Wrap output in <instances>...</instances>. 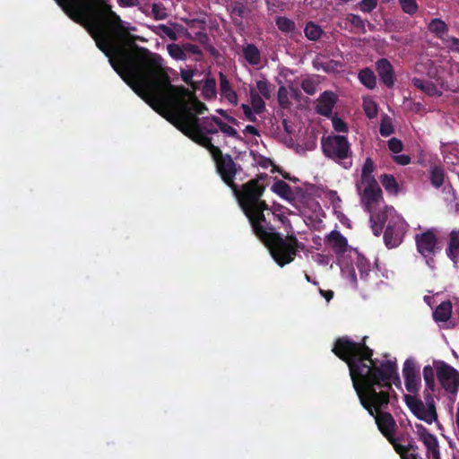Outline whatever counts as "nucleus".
Instances as JSON below:
<instances>
[{
	"instance_id": "50",
	"label": "nucleus",
	"mask_w": 459,
	"mask_h": 459,
	"mask_svg": "<svg viewBox=\"0 0 459 459\" xmlns=\"http://www.w3.org/2000/svg\"><path fill=\"white\" fill-rule=\"evenodd\" d=\"M377 5V0H361L359 8L363 13H371Z\"/></svg>"
},
{
	"instance_id": "34",
	"label": "nucleus",
	"mask_w": 459,
	"mask_h": 459,
	"mask_svg": "<svg viewBox=\"0 0 459 459\" xmlns=\"http://www.w3.org/2000/svg\"><path fill=\"white\" fill-rule=\"evenodd\" d=\"M272 191L284 199H290L292 195V190L290 185L283 180H276L272 186Z\"/></svg>"
},
{
	"instance_id": "44",
	"label": "nucleus",
	"mask_w": 459,
	"mask_h": 459,
	"mask_svg": "<svg viewBox=\"0 0 459 459\" xmlns=\"http://www.w3.org/2000/svg\"><path fill=\"white\" fill-rule=\"evenodd\" d=\"M251 104L256 114H261L265 109V103L258 93L251 92Z\"/></svg>"
},
{
	"instance_id": "19",
	"label": "nucleus",
	"mask_w": 459,
	"mask_h": 459,
	"mask_svg": "<svg viewBox=\"0 0 459 459\" xmlns=\"http://www.w3.org/2000/svg\"><path fill=\"white\" fill-rule=\"evenodd\" d=\"M186 136L197 144L208 150L212 157L214 154L219 153V151L221 150L219 147L212 144L211 137H209L204 132H201L199 129L187 134Z\"/></svg>"
},
{
	"instance_id": "41",
	"label": "nucleus",
	"mask_w": 459,
	"mask_h": 459,
	"mask_svg": "<svg viewBox=\"0 0 459 459\" xmlns=\"http://www.w3.org/2000/svg\"><path fill=\"white\" fill-rule=\"evenodd\" d=\"M203 94L205 99H212L216 96V81L214 78H208L204 81Z\"/></svg>"
},
{
	"instance_id": "35",
	"label": "nucleus",
	"mask_w": 459,
	"mask_h": 459,
	"mask_svg": "<svg viewBox=\"0 0 459 459\" xmlns=\"http://www.w3.org/2000/svg\"><path fill=\"white\" fill-rule=\"evenodd\" d=\"M275 24L282 33H292L296 30V23L291 19L285 16H278L275 19Z\"/></svg>"
},
{
	"instance_id": "57",
	"label": "nucleus",
	"mask_w": 459,
	"mask_h": 459,
	"mask_svg": "<svg viewBox=\"0 0 459 459\" xmlns=\"http://www.w3.org/2000/svg\"><path fill=\"white\" fill-rule=\"evenodd\" d=\"M393 160L395 163H397L399 165H403V166H405V165H408L411 163V157L406 154L394 155L393 157Z\"/></svg>"
},
{
	"instance_id": "62",
	"label": "nucleus",
	"mask_w": 459,
	"mask_h": 459,
	"mask_svg": "<svg viewBox=\"0 0 459 459\" xmlns=\"http://www.w3.org/2000/svg\"><path fill=\"white\" fill-rule=\"evenodd\" d=\"M357 267H358L359 271L360 272L361 277H363L364 275L368 276V272H369L368 264L364 263L362 260H359L357 264Z\"/></svg>"
},
{
	"instance_id": "29",
	"label": "nucleus",
	"mask_w": 459,
	"mask_h": 459,
	"mask_svg": "<svg viewBox=\"0 0 459 459\" xmlns=\"http://www.w3.org/2000/svg\"><path fill=\"white\" fill-rule=\"evenodd\" d=\"M380 182L385 191L390 195H397L399 193V185L395 178L391 174H383L380 176Z\"/></svg>"
},
{
	"instance_id": "45",
	"label": "nucleus",
	"mask_w": 459,
	"mask_h": 459,
	"mask_svg": "<svg viewBox=\"0 0 459 459\" xmlns=\"http://www.w3.org/2000/svg\"><path fill=\"white\" fill-rule=\"evenodd\" d=\"M318 82L311 77L305 78L301 82V89L307 94V95H314L316 92V87Z\"/></svg>"
},
{
	"instance_id": "31",
	"label": "nucleus",
	"mask_w": 459,
	"mask_h": 459,
	"mask_svg": "<svg viewBox=\"0 0 459 459\" xmlns=\"http://www.w3.org/2000/svg\"><path fill=\"white\" fill-rule=\"evenodd\" d=\"M245 4L241 2H235L230 7V14L232 16V22L237 27L243 25V18L245 14Z\"/></svg>"
},
{
	"instance_id": "54",
	"label": "nucleus",
	"mask_w": 459,
	"mask_h": 459,
	"mask_svg": "<svg viewBox=\"0 0 459 459\" xmlns=\"http://www.w3.org/2000/svg\"><path fill=\"white\" fill-rule=\"evenodd\" d=\"M278 102L281 107H287L289 104L288 91L284 86H281L278 90Z\"/></svg>"
},
{
	"instance_id": "37",
	"label": "nucleus",
	"mask_w": 459,
	"mask_h": 459,
	"mask_svg": "<svg viewBox=\"0 0 459 459\" xmlns=\"http://www.w3.org/2000/svg\"><path fill=\"white\" fill-rule=\"evenodd\" d=\"M345 20L359 32L366 33V21L363 20L359 15L354 13H348L346 15Z\"/></svg>"
},
{
	"instance_id": "43",
	"label": "nucleus",
	"mask_w": 459,
	"mask_h": 459,
	"mask_svg": "<svg viewBox=\"0 0 459 459\" xmlns=\"http://www.w3.org/2000/svg\"><path fill=\"white\" fill-rule=\"evenodd\" d=\"M168 52L171 57L177 60H185L186 58V51L184 47L181 48L178 44L168 45Z\"/></svg>"
},
{
	"instance_id": "47",
	"label": "nucleus",
	"mask_w": 459,
	"mask_h": 459,
	"mask_svg": "<svg viewBox=\"0 0 459 459\" xmlns=\"http://www.w3.org/2000/svg\"><path fill=\"white\" fill-rule=\"evenodd\" d=\"M194 72L192 70H182L181 71V78L182 80L189 86L192 87L194 91L199 89V85L197 82L193 81Z\"/></svg>"
},
{
	"instance_id": "22",
	"label": "nucleus",
	"mask_w": 459,
	"mask_h": 459,
	"mask_svg": "<svg viewBox=\"0 0 459 459\" xmlns=\"http://www.w3.org/2000/svg\"><path fill=\"white\" fill-rule=\"evenodd\" d=\"M446 173L441 164H434L430 166L429 178L430 184L435 188H440L445 183Z\"/></svg>"
},
{
	"instance_id": "10",
	"label": "nucleus",
	"mask_w": 459,
	"mask_h": 459,
	"mask_svg": "<svg viewBox=\"0 0 459 459\" xmlns=\"http://www.w3.org/2000/svg\"><path fill=\"white\" fill-rule=\"evenodd\" d=\"M356 190L360 197V203L367 212L371 213L373 206L383 201V192L377 181L356 184Z\"/></svg>"
},
{
	"instance_id": "51",
	"label": "nucleus",
	"mask_w": 459,
	"mask_h": 459,
	"mask_svg": "<svg viewBox=\"0 0 459 459\" xmlns=\"http://www.w3.org/2000/svg\"><path fill=\"white\" fill-rule=\"evenodd\" d=\"M387 145L388 149L394 153H399L403 149V142L396 137H393L390 140H388Z\"/></svg>"
},
{
	"instance_id": "63",
	"label": "nucleus",
	"mask_w": 459,
	"mask_h": 459,
	"mask_svg": "<svg viewBox=\"0 0 459 459\" xmlns=\"http://www.w3.org/2000/svg\"><path fill=\"white\" fill-rule=\"evenodd\" d=\"M434 391H430L429 389H427V387L425 388L424 390V393H423V395H424V399H425V404L426 405H429V404H435V402H434V399H433V396H432V393Z\"/></svg>"
},
{
	"instance_id": "17",
	"label": "nucleus",
	"mask_w": 459,
	"mask_h": 459,
	"mask_svg": "<svg viewBox=\"0 0 459 459\" xmlns=\"http://www.w3.org/2000/svg\"><path fill=\"white\" fill-rule=\"evenodd\" d=\"M376 70L381 82L388 89H392L395 82V74L391 62L386 58H380L376 62Z\"/></svg>"
},
{
	"instance_id": "61",
	"label": "nucleus",
	"mask_w": 459,
	"mask_h": 459,
	"mask_svg": "<svg viewBox=\"0 0 459 459\" xmlns=\"http://www.w3.org/2000/svg\"><path fill=\"white\" fill-rule=\"evenodd\" d=\"M446 41L447 43H450V48L453 51H456V52H459V39L455 38V37H448Z\"/></svg>"
},
{
	"instance_id": "64",
	"label": "nucleus",
	"mask_w": 459,
	"mask_h": 459,
	"mask_svg": "<svg viewBox=\"0 0 459 459\" xmlns=\"http://www.w3.org/2000/svg\"><path fill=\"white\" fill-rule=\"evenodd\" d=\"M195 39L203 45H205L209 41V37L205 32L199 31L195 33Z\"/></svg>"
},
{
	"instance_id": "60",
	"label": "nucleus",
	"mask_w": 459,
	"mask_h": 459,
	"mask_svg": "<svg viewBox=\"0 0 459 459\" xmlns=\"http://www.w3.org/2000/svg\"><path fill=\"white\" fill-rule=\"evenodd\" d=\"M339 63L337 61L330 60L327 63L322 65V68L325 72L329 73L336 69Z\"/></svg>"
},
{
	"instance_id": "53",
	"label": "nucleus",
	"mask_w": 459,
	"mask_h": 459,
	"mask_svg": "<svg viewBox=\"0 0 459 459\" xmlns=\"http://www.w3.org/2000/svg\"><path fill=\"white\" fill-rule=\"evenodd\" d=\"M371 229L373 234L377 237L380 236L384 228V219L379 218V221H377L373 215L370 216Z\"/></svg>"
},
{
	"instance_id": "16",
	"label": "nucleus",
	"mask_w": 459,
	"mask_h": 459,
	"mask_svg": "<svg viewBox=\"0 0 459 459\" xmlns=\"http://www.w3.org/2000/svg\"><path fill=\"white\" fill-rule=\"evenodd\" d=\"M415 241L417 250L421 255L428 257L434 255L437 238L433 230H428L421 234H417Z\"/></svg>"
},
{
	"instance_id": "49",
	"label": "nucleus",
	"mask_w": 459,
	"mask_h": 459,
	"mask_svg": "<svg viewBox=\"0 0 459 459\" xmlns=\"http://www.w3.org/2000/svg\"><path fill=\"white\" fill-rule=\"evenodd\" d=\"M363 108L368 118H374L377 115V106L373 100L364 101Z\"/></svg>"
},
{
	"instance_id": "42",
	"label": "nucleus",
	"mask_w": 459,
	"mask_h": 459,
	"mask_svg": "<svg viewBox=\"0 0 459 459\" xmlns=\"http://www.w3.org/2000/svg\"><path fill=\"white\" fill-rule=\"evenodd\" d=\"M399 4L403 12L409 15H414L419 10L416 0H399Z\"/></svg>"
},
{
	"instance_id": "24",
	"label": "nucleus",
	"mask_w": 459,
	"mask_h": 459,
	"mask_svg": "<svg viewBox=\"0 0 459 459\" xmlns=\"http://www.w3.org/2000/svg\"><path fill=\"white\" fill-rule=\"evenodd\" d=\"M446 255L454 263H457L459 259V230L451 231Z\"/></svg>"
},
{
	"instance_id": "18",
	"label": "nucleus",
	"mask_w": 459,
	"mask_h": 459,
	"mask_svg": "<svg viewBox=\"0 0 459 459\" xmlns=\"http://www.w3.org/2000/svg\"><path fill=\"white\" fill-rule=\"evenodd\" d=\"M338 97L334 92L331 91H324L317 99V105L316 107V113L321 116L329 117L332 115Z\"/></svg>"
},
{
	"instance_id": "5",
	"label": "nucleus",
	"mask_w": 459,
	"mask_h": 459,
	"mask_svg": "<svg viewBox=\"0 0 459 459\" xmlns=\"http://www.w3.org/2000/svg\"><path fill=\"white\" fill-rule=\"evenodd\" d=\"M87 9L79 24H83L87 19L91 20L94 29H113L117 33L124 36L126 27L118 14L112 11L111 5L105 4L103 0H85Z\"/></svg>"
},
{
	"instance_id": "36",
	"label": "nucleus",
	"mask_w": 459,
	"mask_h": 459,
	"mask_svg": "<svg viewBox=\"0 0 459 459\" xmlns=\"http://www.w3.org/2000/svg\"><path fill=\"white\" fill-rule=\"evenodd\" d=\"M392 445L394 446L395 452L401 456V458H403L410 453H414L419 450V446L414 441H410L407 445H400L394 441V444Z\"/></svg>"
},
{
	"instance_id": "30",
	"label": "nucleus",
	"mask_w": 459,
	"mask_h": 459,
	"mask_svg": "<svg viewBox=\"0 0 459 459\" xmlns=\"http://www.w3.org/2000/svg\"><path fill=\"white\" fill-rule=\"evenodd\" d=\"M428 29L430 32L434 33L437 38L441 39H443V36L448 31L446 23L438 18L432 19L428 25Z\"/></svg>"
},
{
	"instance_id": "25",
	"label": "nucleus",
	"mask_w": 459,
	"mask_h": 459,
	"mask_svg": "<svg viewBox=\"0 0 459 459\" xmlns=\"http://www.w3.org/2000/svg\"><path fill=\"white\" fill-rule=\"evenodd\" d=\"M243 56L251 65H258L261 63V53L255 44H247L243 48Z\"/></svg>"
},
{
	"instance_id": "26",
	"label": "nucleus",
	"mask_w": 459,
	"mask_h": 459,
	"mask_svg": "<svg viewBox=\"0 0 459 459\" xmlns=\"http://www.w3.org/2000/svg\"><path fill=\"white\" fill-rule=\"evenodd\" d=\"M374 170L375 163L370 157H368L362 166L360 180L357 184L377 182V179L373 175Z\"/></svg>"
},
{
	"instance_id": "4",
	"label": "nucleus",
	"mask_w": 459,
	"mask_h": 459,
	"mask_svg": "<svg viewBox=\"0 0 459 459\" xmlns=\"http://www.w3.org/2000/svg\"><path fill=\"white\" fill-rule=\"evenodd\" d=\"M163 94H168L180 108L170 120L179 131L187 135L199 129L202 119L189 109L186 101V97L191 91L184 86L172 85L162 65L137 95L152 105V101H160Z\"/></svg>"
},
{
	"instance_id": "27",
	"label": "nucleus",
	"mask_w": 459,
	"mask_h": 459,
	"mask_svg": "<svg viewBox=\"0 0 459 459\" xmlns=\"http://www.w3.org/2000/svg\"><path fill=\"white\" fill-rule=\"evenodd\" d=\"M359 82L368 89L373 90L377 86V77L370 68H364L359 72Z\"/></svg>"
},
{
	"instance_id": "52",
	"label": "nucleus",
	"mask_w": 459,
	"mask_h": 459,
	"mask_svg": "<svg viewBox=\"0 0 459 459\" xmlns=\"http://www.w3.org/2000/svg\"><path fill=\"white\" fill-rule=\"evenodd\" d=\"M333 127L336 132L346 133L348 131L347 124L340 117L332 118Z\"/></svg>"
},
{
	"instance_id": "58",
	"label": "nucleus",
	"mask_w": 459,
	"mask_h": 459,
	"mask_svg": "<svg viewBox=\"0 0 459 459\" xmlns=\"http://www.w3.org/2000/svg\"><path fill=\"white\" fill-rule=\"evenodd\" d=\"M184 48H185V51H186L188 53H191L193 55H195V56H202L203 55L202 50L196 45L187 43V44L184 45Z\"/></svg>"
},
{
	"instance_id": "48",
	"label": "nucleus",
	"mask_w": 459,
	"mask_h": 459,
	"mask_svg": "<svg viewBox=\"0 0 459 459\" xmlns=\"http://www.w3.org/2000/svg\"><path fill=\"white\" fill-rule=\"evenodd\" d=\"M256 88L263 97H264L267 100L271 98L270 85L265 79L257 81Z\"/></svg>"
},
{
	"instance_id": "15",
	"label": "nucleus",
	"mask_w": 459,
	"mask_h": 459,
	"mask_svg": "<svg viewBox=\"0 0 459 459\" xmlns=\"http://www.w3.org/2000/svg\"><path fill=\"white\" fill-rule=\"evenodd\" d=\"M403 374L406 390L411 394H416L420 385L416 363L412 359H407L403 363Z\"/></svg>"
},
{
	"instance_id": "39",
	"label": "nucleus",
	"mask_w": 459,
	"mask_h": 459,
	"mask_svg": "<svg viewBox=\"0 0 459 459\" xmlns=\"http://www.w3.org/2000/svg\"><path fill=\"white\" fill-rule=\"evenodd\" d=\"M186 98L190 100L189 109L195 115H202L207 110L206 105L201 102L192 91Z\"/></svg>"
},
{
	"instance_id": "2",
	"label": "nucleus",
	"mask_w": 459,
	"mask_h": 459,
	"mask_svg": "<svg viewBox=\"0 0 459 459\" xmlns=\"http://www.w3.org/2000/svg\"><path fill=\"white\" fill-rule=\"evenodd\" d=\"M100 35L96 39L98 48L108 57L113 69L121 78L138 94L152 75L162 65V57L146 48H141L142 53H131L124 43L131 39L128 29L124 36L117 33L113 29H95Z\"/></svg>"
},
{
	"instance_id": "28",
	"label": "nucleus",
	"mask_w": 459,
	"mask_h": 459,
	"mask_svg": "<svg viewBox=\"0 0 459 459\" xmlns=\"http://www.w3.org/2000/svg\"><path fill=\"white\" fill-rule=\"evenodd\" d=\"M215 119H219V117L215 116L203 117L199 125V130L207 135L217 134L218 126Z\"/></svg>"
},
{
	"instance_id": "55",
	"label": "nucleus",
	"mask_w": 459,
	"mask_h": 459,
	"mask_svg": "<svg viewBox=\"0 0 459 459\" xmlns=\"http://www.w3.org/2000/svg\"><path fill=\"white\" fill-rule=\"evenodd\" d=\"M241 108H242V110L244 112V115H245L246 118L249 122L255 123V122L257 121V118L255 116V111H254V109L249 105L242 104L241 105Z\"/></svg>"
},
{
	"instance_id": "12",
	"label": "nucleus",
	"mask_w": 459,
	"mask_h": 459,
	"mask_svg": "<svg viewBox=\"0 0 459 459\" xmlns=\"http://www.w3.org/2000/svg\"><path fill=\"white\" fill-rule=\"evenodd\" d=\"M406 404L411 411L420 420L428 424L437 421V413L435 404L426 405L420 399L416 396H405Z\"/></svg>"
},
{
	"instance_id": "21",
	"label": "nucleus",
	"mask_w": 459,
	"mask_h": 459,
	"mask_svg": "<svg viewBox=\"0 0 459 459\" xmlns=\"http://www.w3.org/2000/svg\"><path fill=\"white\" fill-rule=\"evenodd\" d=\"M220 91L221 94L231 104H238V95L236 91L232 89L230 81L227 76L223 73H220Z\"/></svg>"
},
{
	"instance_id": "59",
	"label": "nucleus",
	"mask_w": 459,
	"mask_h": 459,
	"mask_svg": "<svg viewBox=\"0 0 459 459\" xmlns=\"http://www.w3.org/2000/svg\"><path fill=\"white\" fill-rule=\"evenodd\" d=\"M379 133L382 136L387 137L394 133V128L391 125L382 123L380 125Z\"/></svg>"
},
{
	"instance_id": "38",
	"label": "nucleus",
	"mask_w": 459,
	"mask_h": 459,
	"mask_svg": "<svg viewBox=\"0 0 459 459\" xmlns=\"http://www.w3.org/2000/svg\"><path fill=\"white\" fill-rule=\"evenodd\" d=\"M215 120H216V125L218 126V131L220 130L223 134H225L228 136L232 137L238 141L243 140V138L238 134V131L234 127L229 126L228 124L223 122L220 117H219V119H215Z\"/></svg>"
},
{
	"instance_id": "13",
	"label": "nucleus",
	"mask_w": 459,
	"mask_h": 459,
	"mask_svg": "<svg viewBox=\"0 0 459 459\" xmlns=\"http://www.w3.org/2000/svg\"><path fill=\"white\" fill-rule=\"evenodd\" d=\"M416 434L426 447L427 457H436L440 455V447L437 437L431 434L422 424H415Z\"/></svg>"
},
{
	"instance_id": "33",
	"label": "nucleus",
	"mask_w": 459,
	"mask_h": 459,
	"mask_svg": "<svg viewBox=\"0 0 459 459\" xmlns=\"http://www.w3.org/2000/svg\"><path fill=\"white\" fill-rule=\"evenodd\" d=\"M304 33L305 36L309 40L316 41L322 37L324 30L319 25L316 24L315 22H308L305 26Z\"/></svg>"
},
{
	"instance_id": "20",
	"label": "nucleus",
	"mask_w": 459,
	"mask_h": 459,
	"mask_svg": "<svg viewBox=\"0 0 459 459\" xmlns=\"http://www.w3.org/2000/svg\"><path fill=\"white\" fill-rule=\"evenodd\" d=\"M326 241L336 254L342 255L345 253L348 242L346 238H344L339 231H331L326 238Z\"/></svg>"
},
{
	"instance_id": "14",
	"label": "nucleus",
	"mask_w": 459,
	"mask_h": 459,
	"mask_svg": "<svg viewBox=\"0 0 459 459\" xmlns=\"http://www.w3.org/2000/svg\"><path fill=\"white\" fill-rule=\"evenodd\" d=\"M65 13L74 22H82L87 4L85 0H55Z\"/></svg>"
},
{
	"instance_id": "1",
	"label": "nucleus",
	"mask_w": 459,
	"mask_h": 459,
	"mask_svg": "<svg viewBox=\"0 0 459 459\" xmlns=\"http://www.w3.org/2000/svg\"><path fill=\"white\" fill-rule=\"evenodd\" d=\"M366 339L358 342L348 336L339 337L332 351L348 365L360 404L375 418L380 432L394 444L395 420L390 412L381 411L390 403L393 385H401L397 365L388 359L378 366L372 359L373 350L366 345Z\"/></svg>"
},
{
	"instance_id": "8",
	"label": "nucleus",
	"mask_w": 459,
	"mask_h": 459,
	"mask_svg": "<svg viewBox=\"0 0 459 459\" xmlns=\"http://www.w3.org/2000/svg\"><path fill=\"white\" fill-rule=\"evenodd\" d=\"M437 378L442 388L455 395L459 391V371L443 360H434Z\"/></svg>"
},
{
	"instance_id": "7",
	"label": "nucleus",
	"mask_w": 459,
	"mask_h": 459,
	"mask_svg": "<svg viewBox=\"0 0 459 459\" xmlns=\"http://www.w3.org/2000/svg\"><path fill=\"white\" fill-rule=\"evenodd\" d=\"M321 147L325 157L340 163L345 169H349L352 162L346 161L352 156L351 144L346 136L343 135H328L321 139Z\"/></svg>"
},
{
	"instance_id": "11",
	"label": "nucleus",
	"mask_w": 459,
	"mask_h": 459,
	"mask_svg": "<svg viewBox=\"0 0 459 459\" xmlns=\"http://www.w3.org/2000/svg\"><path fill=\"white\" fill-rule=\"evenodd\" d=\"M406 222L399 216H394L388 220L384 232V241L388 248L398 247L406 232Z\"/></svg>"
},
{
	"instance_id": "56",
	"label": "nucleus",
	"mask_w": 459,
	"mask_h": 459,
	"mask_svg": "<svg viewBox=\"0 0 459 459\" xmlns=\"http://www.w3.org/2000/svg\"><path fill=\"white\" fill-rule=\"evenodd\" d=\"M159 29L162 31V33L164 35H166L171 40H176L177 39V33L170 27H169V26H167L165 24H160V25H159Z\"/></svg>"
},
{
	"instance_id": "9",
	"label": "nucleus",
	"mask_w": 459,
	"mask_h": 459,
	"mask_svg": "<svg viewBox=\"0 0 459 459\" xmlns=\"http://www.w3.org/2000/svg\"><path fill=\"white\" fill-rule=\"evenodd\" d=\"M216 171L221 180L230 188L235 187V178L240 166L238 165L230 154H223L221 150L212 156Z\"/></svg>"
},
{
	"instance_id": "32",
	"label": "nucleus",
	"mask_w": 459,
	"mask_h": 459,
	"mask_svg": "<svg viewBox=\"0 0 459 459\" xmlns=\"http://www.w3.org/2000/svg\"><path fill=\"white\" fill-rule=\"evenodd\" d=\"M413 86L421 90L423 92L429 96H433L437 92V86L430 81H426L420 78L414 77L411 80Z\"/></svg>"
},
{
	"instance_id": "23",
	"label": "nucleus",
	"mask_w": 459,
	"mask_h": 459,
	"mask_svg": "<svg viewBox=\"0 0 459 459\" xmlns=\"http://www.w3.org/2000/svg\"><path fill=\"white\" fill-rule=\"evenodd\" d=\"M452 302L446 300L441 302L433 312V318L436 322H446L452 316Z\"/></svg>"
},
{
	"instance_id": "40",
	"label": "nucleus",
	"mask_w": 459,
	"mask_h": 459,
	"mask_svg": "<svg viewBox=\"0 0 459 459\" xmlns=\"http://www.w3.org/2000/svg\"><path fill=\"white\" fill-rule=\"evenodd\" d=\"M423 378L425 381V385L427 386V389H429L430 391L435 390V371L434 368L427 365L423 368Z\"/></svg>"
},
{
	"instance_id": "3",
	"label": "nucleus",
	"mask_w": 459,
	"mask_h": 459,
	"mask_svg": "<svg viewBox=\"0 0 459 459\" xmlns=\"http://www.w3.org/2000/svg\"><path fill=\"white\" fill-rule=\"evenodd\" d=\"M254 235L269 250L275 263L283 267L296 257L299 242L293 234L284 237L278 230L281 225L290 224L282 213H277L268 204L247 214Z\"/></svg>"
},
{
	"instance_id": "46",
	"label": "nucleus",
	"mask_w": 459,
	"mask_h": 459,
	"mask_svg": "<svg viewBox=\"0 0 459 459\" xmlns=\"http://www.w3.org/2000/svg\"><path fill=\"white\" fill-rule=\"evenodd\" d=\"M152 13L155 20H164L168 17V13L162 4H152Z\"/></svg>"
},
{
	"instance_id": "6",
	"label": "nucleus",
	"mask_w": 459,
	"mask_h": 459,
	"mask_svg": "<svg viewBox=\"0 0 459 459\" xmlns=\"http://www.w3.org/2000/svg\"><path fill=\"white\" fill-rule=\"evenodd\" d=\"M266 178V174H260L255 178H252L243 184L240 189L237 184H235L234 188H231L244 214L260 207H266V202L261 199L265 186L260 184V180Z\"/></svg>"
}]
</instances>
